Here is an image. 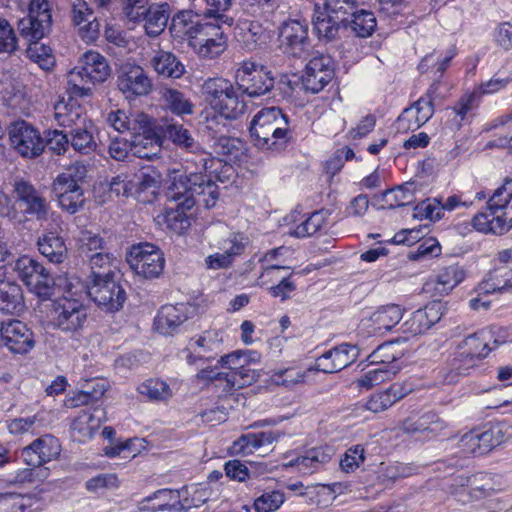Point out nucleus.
Listing matches in <instances>:
<instances>
[{
	"instance_id": "1",
	"label": "nucleus",
	"mask_w": 512,
	"mask_h": 512,
	"mask_svg": "<svg viewBox=\"0 0 512 512\" xmlns=\"http://www.w3.org/2000/svg\"><path fill=\"white\" fill-rule=\"evenodd\" d=\"M219 158L200 159L205 173L191 172L188 175H180L168 187L166 196L165 222L167 226L177 234H183L191 225L187 212L195 204H203L206 208L215 206L219 191L218 186L212 180L218 167L224 172L232 171V167L222 165Z\"/></svg>"
},
{
	"instance_id": "2",
	"label": "nucleus",
	"mask_w": 512,
	"mask_h": 512,
	"mask_svg": "<svg viewBox=\"0 0 512 512\" xmlns=\"http://www.w3.org/2000/svg\"><path fill=\"white\" fill-rule=\"evenodd\" d=\"M249 133L254 146L267 151H281L293 138L288 116L274 106L262 108L254 115Z\"/></svg>"
},
{
	"instance_id": "3",
	"label": "nucleus",
	"mask_w": 512,
	"mask_h": 512,
	"mask_svg": "<svg viewBox=\"0 0 512 512\" xmlns=\"http://www.w3.org/2000/svg\"><path fill=\"white\" fill-rule=\"evenodd\" d=\"M481 233L503 235L512 228V178L505 179L487 201L485 211L477 213L471 222Z\"/></svg>"
},
{
	"instance_id": "4",
	"label": "nucleus",
	"mask_w": 512,
	"mask_h": 512,
	"mask_svg": "<svg viewBox=\"0 0 512 512\" xmlns=\"http://www.w3.org/2000/svg\"><path fill=\"white\" fill-rule=\"evenodd\" d=\"M87 172L85 164L76 162L58 174L52 183L59 207L71 215L82 210L86 203L83 186Z\"/></svg>"
},
{
	"instance_id": "5",
	"label": "nucleus",
	"mask_w": 512,
	"mask_h": 512,
	"mask_svg": "<svg viewBox=\"0 0 512 512\" xmlns=\"http://www.w3.org/2000/svg\"><path fill=\"white\" fill-rule=\"evenodd\" d=\"M110 75V67L104 56L98 52H87L81 67H75L67 74V91L78 97L92 94L91 85L104 82Z\"/></svg>"
},
{
	"instance_id": "6",
	"label": "nucleus",
	"mask_w": 512,
	"mask_h": 512,
	"mask_svg": "<svg viewBox=\"0 0 512 512\" xmlns=\"http://www.w3.org/2000/svg\"><path fill=\"white\" fill-rule=\"evenodd\" d=\"M206 100L226 120H236L246 110V103L239 98L237 86L222 77L209 78L203 86Z\"/></svg>"
},
{
	"instance_id": "7",
	"label": "nucleus",
	"mask_w": 512,
	"mask_h": 512,
	"mask_svg": "<svg viewBox=\"0 0 512 512\" xmlns=\"http://www.w3.org/2000/svg\"><path fill=\"white\" fill-rule=\"evenodd\" d=\"M234 81L241 94L249 98L266 95L275 84L272 71L251 58L237 63Z\"/></svg>"
},
{
	"instance_id": "8",
	"label": "nucleus",
	"mask_w": 512,
	"mask_h": 512,
	"mask_svg": "<svg viewBox=\"0 0 512 512\" xmlns=\"http://www.w3.org/2000/svg\"><path fill=\"white\" fill-rule=\"evenodd\" d=\"M86 292L94 303L106 312L119 311L126 299V291L115 273L95 274L86 283Z\"/></svg>"
},
{
	"instance_id": "9",
	"label": "nucleus",
	"mask_w": 512,
	"mask_h": 512,
	"mask_svg": "<svg viewBox=\"0 0 512 512\" xmlns=\"http://www.w3.org/2000/svg\"><path fill=\"white\" fill-rule=\"evenodd\" d=\"M87 319V308L78 299L62 297L52 304L51 325L63 333H80L86 326Z\"/></svg>"
},
{
	"instance_id": "10",
	"label": "nucleus",
	"mask_w": 512,
	"mask_h": 512,
	"mask_svg": "<svg viewBox=\"0 0 512 512\" xmlns=\"http://www.w3.org/2000/svg\"><path fill=\"white\" fill-rule=\"evenodd\" d=\"M14 271L30 292L39 298L48 299L53 294L54 278L48 269L37 260L29 256H22L16 261Z\"/></svg>"
},
{
	"instance_id": "11",
	"label": "nucleus",
	"mask_w": 512,
	"mask_h": 512,
	"mask_svg": "<svg viewBox=\"0 0 512 512\" xmlns=\"http://www.w3.org/2000/svg\"><path fill=\"white\" fill-rule=\"evenodd\" d=\"M127 262L135 274L147 280L158 278L165 266L162 251L150 243L133 245L128 253Z\"/></svg>"
},
{
	"instance_id": "12",
	"label": "nucleus",
	"mask_w": 512,
	"mask_h": 512,
	"mask_svg": "<svg viewBox=\"0 0 512 512\" xmlns=\"http://www.w3.org/2000/svg\"><path fill=\"white\" fill-rule=\"evenodd\" d=\"M51 24L52 14L49 2L47 0H31L29 13L18 21L17 29L29 44L41 40L49 32Z\"/></svg>"
},
{
	"instance_id": "13",
	"label": "nucleus",
	"mask_w": 512,
	"mask_h": 512,
	"mask_svg": "<svg viewBox=\"0 0 512 512\" xmlns=\"http://www.w3.org/2000/svg\"><path fill=\"white\" fill-rule=\"evenodd\" d=\"M308 22L305 19H287L279 26L280 47L294 58L305 57L310 48Z\"/></svg>"
},
{
	"instance_id": "14",
	"label": "nucleus",
	"mask_w": 512,
	"mask_h": 512,
	"mask_svg": "<svg viewBox=\"0 0 512 512\" xmlns=\"http://www.w3.org/2000/svg\"><path fill=\"white\" fill-rule=\"evenodd\" d=\"M9 139L14 149L23 157H38L45 148V140L30 123L19 120L8 129Z\"/></svg>"
},
{
	"instance_id": "15",
	"label": "nucleus",
	"mask_w": 512,
	"mask_h": 512,
	"mask_svg": "<svg viewBox=\"0 0 512 512\" xmlns=\"http://www.w3.org/2000/svg\"><path fill=\"white\" fill-rule=\"evenodd\" d=\"M334 77V62L329 55L318 54L312 57L301 75V88L305 92L318 93Z\"/></svg>"
},
{
	"instance_id": "16",
	"label": "nucleus",
	"mask_w": 512,
	"mask_h": 512,
	"mask_svg": "<svg viewBox=\"0 0 512 512\" xmlns=\"http://www.w3.org/2000/svg\"><path fill=\"white\" fill-rule=\"evenodd\" d=\"M195 314L196 307L189 303L164 305L154 319L155 330L162 335H174L179 333L181 326Z\"/></svg>"
},
{
	"instance_id": "17",
	"label": "nucleus",
	"mask_w": 512,
	"mask_h": 512,
	"mask_svg": "<svg viewBox=\"0 0 512 512\" xmlns=\"http://www.w3.org/2000/svg\"><path fill=\"white\" fill-rule=\"evenodd\" d=\"M3 344L15 354H26L35 346L33 331L20 320L3 321L0 325Z\"/></svg>"
},
{
	"instance_id": "18",
	"label": "nucleus",
	"mask_w": 512,
	"mask_h": 512,
	"mask_svg": "<svg viewBox=\"0 0 512 512\" xmlns=\"http://www.w3.org/2000/svg\"><path fill=\"white\" fill-rule=\"evenodd\" d=\"M117 86L126 98L140 97L151 92L152 81L141 66L125 64L118 72Z\"/></svg>"
},
{
	"instance_id": "19",
	"label": "nucleus",
	"mask_w": 512,
	"mask_h": 512,
	"mask_svg": "<svg viewBox=\"0 0 512 512\" xmlns=\"http://www.w3.org/2000/svg\"><path fill=\"white\" fill-rule=\"evenodd\" d=\"M359 356L356 345L342 343L316 359L314 369L323 373H336L354 363Z\"/></svg>"
},
{
	"instance_id": "20",
	"label": "nucleus",
	"mask_w": 512,
	"mask_h": 512,
	"mask_svg": "<svg viewBox=\"0 0 512 512\" xmlns=\"http://www.w3.org/2000/svg\"><path fill=\"white\" fill-rule=\"evenodd\" d=\"M61 451V446L55 437L45 435L26 446L21 453L24 462L31 467L41 468L47 462L55 459Z\"/></svg>"
},
{
	"instance_id": "21",
	"label": "nucleus",
	"mask_w": 512,
	"mask_h": 512,
	"mask_svg": "<svg viewBox=\"0 0 512 512\" xmlns=\"http://www.w3.org/2000/svg\"><path fill=\"white\" fill-rule=\"evenodd\" d=\"M330 213L328 210H317L312 212L308 217L302 216L297 210L292 211L285 216L284 221L287 225H291L288 233L296 238L310 237L321 231L326 225Z\"/></svg>"
},
{
	"instance_id": "22",
	"label": "nucleus",
	"mask_w": 512,
	"mask_h": 512,
	"mask_svg": "<svg viewBox=\"0 0 512 512\" xmlns=\"http://www.w3.org/2000/svg\"><path fill=\"white\" fill-rule=\"evenodd\" d=\"M162 138L157 133L151 117L147 127L132 135V154L135 157L152 160L161 152Z\"/></svg>"
},
{
	"instance_id": "23",
	"label": "nucleus",
	"mask_w": 512,
	"mask_h": 512,
	"mask_svg": "<svg viewBox=\"0 0 512 512\" xmlns=\"http://www.w3.org/2000/svg\"><path fill=\"white\" fill-rule=\"evenodd\" d=\"M15 193L18 200L25 206L24 212L39 221L48 217L49 203L43 195L29 182L17 181Z\"/></svg>"
},
{
	"instance_id": "24",
	"label": "nucleus",
	"mask_w": 512,
	"mask_h": 512,
	"mask_svg": "<svg viewBox=\"0 0 512 512\" xmlns=\"http://www.w3.org/2000/svg\"><path fill=\"white\" fill-rule=\"evenodd\" d=\"M219 126L217 119L207 121L206 128L211 131V139L214 140L212 149L218 156L224 157L225 160L239 159L245 149L244 142L237 137H231L221 134V129L216 128Z\"/></svg>"
},
{
	"instance_id": "25",
	"label": "nucleus",
	"mask_w": 512,
	"mask_h": 512,
	"mask_svg": "<svg viewBox=\"0 0 512 512\" xmlns=\"http://www.w3.org/2000/svg\"><path fill=\"white\" fill-rule=\"evenodd\" d=\"M75 96L69 93L67 101L62 99L54 106L56 121L60 126L69 128V130L92 122L88 119L85 108L74 98Z\"/></svg>"
},
{
	"instance_id": "26",
	"label": "nucleus",
	"mask_w": 512,
	"mask_h": 512,
	"mask_svg": "<svg viewBox=\"0 0 512 512\" xmlns=\"http://www.w3.org/2000/svg\"><path fill=\"white\" fill-rule=\"evenodd\" d=\"M441 317V305L433 302L423 309L414 311L411 317L402 324L401 329L403 333L411 335L423 334L439 322Z\"/></svg>"
},
{
	"instance_id": "27",
	"label": "nucleus",
	"mask_w": 512,
	"mask_h": 512,
	"mask_svg": "<svg viewBox=\"0 0 512 512\" xmlns=\"http://www.w3.org/2000/svg\"><path fill=\"white\" fill-rule=\"evenodd\" d=\"M446 428V422L434 412L418 417H408L401 424V430L407 434L420 433L426 438L435 437Z\"/></svg>"
},
{
	"instance_id": "28",
	"label": "nucleus",
	"mask_w": 512,
	"mask_h": 512,
	"mask_svg": "<svg viewBox=\"0 0 512 512\" xmlns=\"http://www.w3.org/2000/svg\"><path fill=\"white\" fill-rule=\"evenodd\" d=\"M492 335L489 331H478L474 334L467 336L458 346V350L461 351V355L477 361L487 357L490 351L501 343H505L504 340L500 341L494 339V346H490Z\"/></svg>"
},
{
	"instance_id": "29",
	"label": "nucleus",
	"mask_w": 512,
	"mask_h": 512,
	"mask_svg": "<svg viewBox=\"0 0 512 512\" xmlns=\"http://www.w3.org/2000/svg\"><path fill=\"white\" fill-rule=\"evenodd\" d=\"M171 15V6L167 2L150 3L145 9L139 23H144V28L150 37H156L167 26Z\"/></svg>"
},
{
	"instance_id": "30",
	"label": "nucleus",
	"mask_w": 512,
	"mask_h": 512,
	"mask_svg": "<svg viewBox=\"0 0 512 512\" xmlns=\"http://www.w3.org/2000/svg\"><path fill=\"white\" fill-rule=\"evenodd\" d=\"M403 316V309L396 304L384 305L374 311L369 319L368 327L373 335H383L395 327Z\"/></svg>"
},
{
	"instance_id": "31",
	"label": "nucleus",
	"mask_w": 512,
	"mask_h": 512,
	"mask_svg": "<svg viewBox=\"0 0 512 512\" xmlns=\"http://www.w3.org/2000/svg\"><path fill=\"white\" fill-rule=\"evenodd\" d=\"M280 434L274 431L247 433L234 441L232 451L236 454L250 455L262 448L271 446Z\"/></svg>"
},
{
	"instance_id": "32",
	"label": "nucleus",
	"mask_w": 512,
	"mask_h": 512,
	"mask_svg": "<svg viewBox=\"0 0 512 512\" xmlns=\"http://www.w3.org/2000/svg\"><path fill=\"white\" fill-rule=\"evenodd\" d=\"M151 117L143 112L128 115L123 110L110 111L107 115V123L120 133L129 132L131 136L147 127Z\"/></svg>"
},
{
	"instance_id": "33",
	"label": "nucleus",
	"mask_w": 512,
	"mask_h": 512,
	"mask_svg": "<svg viewBox=\"0 0 512 512\" xmlns=\"http://www.w3.org/2000/svg\"><path fill=\"white\" fill-rule=\"evenodd\" d=\"M223 336L218 330H206L189 341V348L204 356L206 361L216 358L222 352Z\"/></svg>"
},
{
	"instance_id": "34",
	"label": "nucleus",
	"mask_w": 512,
	"mask_h": 512,
	"mask_svg": "<svg viewBox=\"0 0 512 512\" xmlns=\"http://www.w3.org/2000/svg\"><path fill=\"white\" fill-rule=\"evenodd\" d=\"M313 32L316 34L320 41L326 43L334 41L339 34L340 28L343 24L334 18L325 9H321L319 6L315 7L314 14L312 17Z\"/></svg>"
},
{
	"instance_id": "35",
	"label": "nucleus",
	"mask_w": 512,
	"mask_h": 512,
	"mask_svg": "<svg viewBox=\"0 0 512 512\" xmlns=\"http://www.w3.org/2000/svg\"><path fill=\"white\" fill-rule=\"evenodd\" d=\"M408 393L409 390L402 384L394 383L388 389L372 394L367 400L365 408L374 413L383 412L403 399Z\"/></svg>"
},
{
	"instance_id": "36",
	"label": "nucleus",
	"mask_w": 512,
	"mask_h": 512,
	"mask_svg": "<svg viewBox=\"0 0 512 512\" xmlns=\"http://www.w3.org/2000/svg\"><path fill=\"white\" fill-rule=\"evenodd\" d=\"M39 252L51 263L60 264L67 257V246L64 239L56 232L49 231L38 238Z\"/></svg>"
},
{
	"instance_id": "37",
	"label": "nucleus",
	"mask_w": 512,
	"mask_h": 512,
	"mask_svg": "<svg viewBox=\"0 0 512 512\" xmlns=\"http://www.w3.org/2000/svg\"><path fill=\"white\" fill-rule=\"evenodd\" d=\"M475 431H477L483 455L504 443L510 436L505 423L487 424L481 428H475Z\"/></svg>"
},
{
	"instance_id": "38",
	"label": "nucleus",
	"mask_w": 512,
	"mask_h": 512,
	"mask_svg": "<svg viewBox=\"0 0 512 512\" xmlns=\"http://www.w3.org/2000/svg\"><path fill=\"white\" fill-rule=\"evenodd\" d=\"M96 130V126L93 122L69 130L71 147L83 155H88L96 151L98 146L95 139Z\"/></svg>"
},
{
	"instance_id": "39",
	"label": "nucleus",
	"mask_w": 512,
	"mask_h": 512,
	"mask_svg": "<svg viewBox=\"0 0 512 512\" xmlns=\"http://www.w3.org/2000/svg\"><path fill=\"white\" fill-rule=\"evenodd\" d=\"M24 298L21 287L10 280H0V311L14 314L23 310Z\"/></svg>"
},
{
	"instance_id": "40",
	"label": "nucleus",
	"mask_w": 512,
	"mask_h": 512,
	"mask_svg": "<svg viewBox=\"0 0 512 512\" xmlns=\"http://www.w3.org/2000/svg\"><path fill=\"white\" fill-rule=\"evenodd\" d=\"M464 279V271L458 265H450L442 268L435 279L426 286L433 285L436 295H446L453 290Z\"/></svg>"
},
{
	"instance_id": "41",
	"label": "nucleus",
	"mask_w": 512,
	"mask_h": 512,
	"mask_svg": "<svg viewBox=\"0 0 512 512\" xmlns=\"http://www.w3.org/2000/svg\"><path fill=\"white\" fill-rule=\"evenodd\" d=\"M163 106L176 115H189L193 113V103L186 95L172 87H161L159 90Z\"/></svg>"
},
{
	"instance_id": "42",
	"label": "nucleus",
	"mask_w": 512,
	"mask_h": 512,
	"mask_svg": "<svg viewBox=\"0 0 512 512\" xmlns=\"http://www.w3.org/2000/svg\"><path fill=\"white\" fill-rule=\"evenodd\" d=\"M171 500H174L177 504H180L179 494L177 491L168 488L159 489L153 494L142 499L140 502V510L148 512L165 510L171 511L175 507V504L170 503Z\"/></svg>"
},
{
	"instance_id": "43",
	"label": "nucleus",
	"mask_w": 512,
	"mask_h": 512,
	"mask_svg": "<svg viewBox=\"0 0 512 512\" xmlns=\"http://www.w3.org/2000/svg\"><path fill=\"white\" fill-rule=\"evenodd\" d=\"M163 135L173 144L190 153L200 150V144L192 136L191 132L180 123H169L163 127Z\"/></svg>"
},
{
	"instance_id": "44",
	"label": "nucleus",
	"mask_w": 512,
	"mask_h": 512,
	"mask_svg": "<svg viewBox=\"0 0 512 512\" xmlns=\"http://www.w3.org/2000/svg\"><path fill=\"white\" fill-rule=\"evenodd\" d=\"M155 71L166 78H180L185 72V66L171 52L159 51L152 59Z\"/></svg>"
},
{
	"instance_id": "45",
	"label": "nucleus",
	"mask_w": 512,
	"mask_h": 512,
	"mask_svg": "<svg viewBox=\"0 0 512 512\" xmlns=\"http://www.w3.org/2000/svg\"><path fill=\"white\" fill-rule=\"evenodd\" d=\"M199 16V14L194 15L190 10L178 11L172 16L169 30L174 37L183 38L187 36L191 41L200 23L196 19Z\"/></svg>"
},
{
	"instance_id": "46",
	"label": "nucleus",
	"mask_w": 512,
	"mask_h": 512,
	"mask_svg": "<svg viewBox=\"0 0 512 512\" xmlns=\"http://www.w3.org/2000/svg\"><path fill=\"white\" fill-rule=\"evenodd\" d=\"M456 485L468 486L474 497L487 496L495 490L493 476L487 472H479L472 476H458L455 478Z\"/></svg>"
},
{
	"instance_id": "47",
	"label": "nucleus",
	"mask_w": 512,
	"mask_h": 512,
	"mask_svg": "<svg viewBox=\"0 0 512 512\" xmlns=\"http://www.w3.org/2000/svg\"><path fill=\"white\" fill-rule=\"evenodd\" d=\"M369 369L364 372L356 381L357 386L365 389L379 385L390 380L399 370V366L367 365Z\"/></svg>"
},
{
	"instance_id": "48",
	"label": "nucleus",
	"mask_w": 512,
	"mask_h": 512,
	"mask_svg": "<svg viewBox=\"0 0 512 512\" xmlns=\"http://www.w3.org/2000/svg\"><path fill=\"white\" fill-rule=\"evenodd\" d=\"M100 427V419L88 410H82L71 423V431L79 442L91 439Z\"/></svg>"
},
{
	"instance_id": "49",
	"label": "nucleus",
	"mask_w": 512,
	"mask_h": 512,
	"mask_svg": "<svg viewBox=\"0 0 512 512\" xmlns=\"http://www.w3.org/2000/svg\"><path fill=\"white\" fill-rule=\"evenodd\" d=\"M478 362L476 359L470 360L468 357L461 355V351H458L457 356L452 359L449 366L440 371L443 382L446 384L457 382L459 376L468 375Z\"/></svg>"
},
{
	"instance_id": "50",
	"label": "nucleus",
	"mask_w": 512,
	"mask_h": 512,
	"mask_svg": "<svg viewBox=\"0 0 512 512\" xmlns=\"http://www.w3.org/2000/svg\"><path fill=\"white\" fill-rule=\"evenodd\" d=\"M347 27H350L355 36L367 38L373 34L377 27V20L372 11L357 9L348 21Z\"/></svg>"
},
{
	"instance_id": "51",
	"label": "nucleus",
	"mask_w": 512,
	"mask_h": 512,
	"mask_svg": "<svg viewBox=\"0 0 512 512\" xmlns=\"http://www.w3.org/2000/svg\"><path fill=\"white\" fill-rule=\"evenodd\" d=\"M137 391L150 401H167L173 393L170 386L160 379H148L138 385Z\"/></svg>"
},
{
	"instance_id": "52",
	"label": "nucleus",
	"mask_w": 512,
	"mask_h": 512,
	"mask_svg": "<svg viewBox=\"0 0 512 512\" xmlns=\"http://www.w3.org/2000/svg\"><path fill=\"white\" fill-rule=\"evenodd\" d=\"M196 53L202 58L213 59L221 55L227 49V37L205 39L195 37L190 44Z\"/></svg>"
},
{
	"instance_id": "53",
	"label": "nucleus",
	"mask_w": 512,
	"mask_h": 512,
	"mask_svg": "<svg viewBox=\"0 0 512 512\" xmlns=\"http://www.w3.org/2000/svg\"><path fill=\"white\" fill-rule=\"evenodd\" d=\"M359 0H327L324 8L334 18H337L343 27H347L348 18L356 12Z\"/></svg>"
},
{
	"instance_id": "54",
	"label": "nucleus",
	"mask_w": 512,
	"mask_h": 512,
	"mask_svg": "<svg viewBox=\"0 0 512 512\" xmlns=\"http://www.w3.org/2000/svg\"><path fill=\"white\" fill-rule=\"evenodd\" d=\"M438 86L435 81L427 90V92L415 101L410 107L414 109L415 115L423 125L433 116L434 114V99L437 92Z\"/></svg>"
},
{
	"instance_id": "55",
	"label": "nucleus",
	"mask_w": 512,
	"mask_h": 512,
	"mask_svg": "<svg viewBox=\"0 0 512 512\" xmlns=\"http://www.w3.org/2000/svg\"><path fill=\"white\" fill-rule=\"evenodd\" d=\"M205 2V8L200 10L199 15L205 18H213L217 22L231 25L233 18L228 17L226 12L232 6V0H202Z\"/></svg>"
},
{
	"instance_id": "56",
	"label": "nucleus",
	"mask_w": 512,
	"mask_h": 512,
	"mask_svg": "<svg viewBox=\"0 0 512 512\" xmlns=\"http://www.w3.org/2000/svg\"><path fill=\"white\" fill-rule=\"evenodd\" d=\"M248 244V238L242 233L228 232L225 238L219 240L216 244L217 248L224 254L230 255L234 260L236 256L241 255Z\"/></svg>"
},
{
	"instance_id": "57",
	"label": "nucleus",
	"mask_w": 512,
	"mask_h": 512,
	"mask_svg": "<svg viewBox=\"0 0 512 512\" xmlns=\"http://www.w3.org/2000/svg\"><path fill=\"white\" fill-rule=\"evenodd\" d=\"M26 53L30 60L37 63L44 70H48L54 65L52 49L40 43L39 40L29 43Z\"/></svg>"
},
{
	"instance_id": "58",
	"label": "nucleus",
	"mask_w": 512,
	"mask_h": 512,
	"mask_svg": "<svg viewBox=\"0 0 512 512\" xmlns=\"http://www.w3.org/2000/svg\"><path fill=\"white\" fill-rule=\"evenodd\" d=\"M285 501V495L279 490H272L262 493L254 500L255 512H274L278 510Z\"/></svg>"
},
{
	"instance_id": "59",
	"label": "nucleus",
	"mask_w": 512,
	"mask_h": 512,
	"mask_svg": "<svg viewBox=\"0 0 512 512\" xmlns=\"http://www.w3.org/2000/svg\"><path fill=\"white\" fill-rule=\"evenodd\" d=\"M382 200L386 208L394 209L409 205L413 201V193L404 186L388 189L383 193Z\"/></svg>"
},
{
	"instance_id": "60",
	"label": "nucleus",
	"mask_w": 512,
	"mask_h": 512,
	"mask_svg": "<svg viewBox=\"0 0 512 512\" xmlns=\"http://www.w3.org/2000/svg\"><path fill=\"white\" fill-rule=\"evenodd\" d=\"M395 346L392 342L379 345L368 357L370 365L398 366V356L394 352Z\"/></svg>"
},
{
	"instance_id": "61",
	"label": "nucleus",
	"mask_w": 512,
	"mask_h": 512,
	"mask_svg": "<svg viewBox=\"0 0 512 512\" xmlns=\"http://www.w3.org/2000/svg\"><path fill=\"white\" fill-rule=\"evenodd\" d=\"M413 216L420 220L428 219L431 221H437L442 219L440 199L428 198L421 201L415 206Z\"/></svg>"
},
{
	"instance_id": "62",
	"label": "nucleus",
	"mask_w": 512,
	"mask_h": 512,
	"mask_svg": "<svg viewBox=\"0 0 512 512\" xmlns=\"http://www.w3.org/2000/svg\"><path fill=\"white\" fill-rule=\"evenodd\" d=\"M104 395L103 386H99L94 390H80L72 397L66 400L65 405L69 408H76L79 406H88L100 400Z\"/></svg>"
},
{
	"instance_id": "63",
	"label": "nucleus",
	"mask_w": 512,
	"mask_h": 512,
	"mask_svg": "<svg viewBox=\"0 0 512 512\" xmlns=\"http://www.w3.org/2000/svg\"><path fill=\"white\" fill-rule=\"evenodd\" d=\"M225 475L234 481L244 482L255 477V472L238 459H233L224 464Z\"/></svg>"
},
{
	"instance_id": "64",
	"label": "nucleus",
	"mask_w": 512,
	"mask_h": 512,
	"mask_svg": "<svg viewBox=\"0 0 512 512\" xmlns=\"http://www.w3.org/2000/svg\"><path fill=\"white\" fill-rule=\"evenodd\" d=\"M115 261V258L112 254L99 251L89 256V265L91 268V274L89 276V280L91 278H95V274H105V272L115 273L112 269V262Z\"/></svg>"
}]
</instances>
